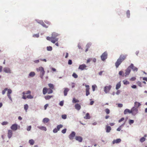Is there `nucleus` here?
I'll list each match as a JSON object with an SVG mask.
<instances>
[{
	"label": "nucleus",
	"mask_w": 147,
	"mask_h": 147,
	"mask_svg": "<svg viewBox=\"0 0 147 147\" xmlns=\"http://www.w3.org/2000/svg\"><path fill=\"white\" fill-rule=\"evenodd\" d=\"M131 112L132 115L133 116H135L137 113H138V108H136L135 107H133L131 109Z\"/></svg>",
	"instance_id": "obj_1"
},
{
	"label": "nucleus",
	"mask_w": 147,
	"mask_h": 147,
	"mask_svg": "<svg viewBox=\"0 0 147 147\" xmlns=\"http://www.w3.org/2000/svg\"><path fill=\"white\" fill-rule=\"evenodd\" d=\"M38 71H40V74L42 75V77L45 74V71H44V68L42 67H39L38 68L36 69Z\"/></svg>",
	"instance_id": "obj_2"
},
{
	"label": "nucleus",
	"mask_w": 147,
	"mask_h": 147,
	"mask_svg": "<svg viewBox=\"0 0 147 147\" xmlns=\"http://www.w3.org/2000/svg\"><path fill=\"white\" fill-rule=\"evenodd\" d=\"M46 38L47 40L51 41V42L53 43H54L55 42H57L58 40V39H56L54 40L53 39V38L51 36V37L48 36Z\"/></svg>",
	"instance_id": "obj_3"
},
{
	"label": "nucleus",
	"mask_w": 147,
	"mask_h": 147,
	"mask_svg": "<svg viewBox=\"0 0 147 147\" xmlns=\"http://www.w3.org/2000/svg\"><path fill=\"white\" fill-rule=\"evenodd\" d=\"M107 54L106 52L104 53L101 56V58L103 61H105L107 58Z\"/></svg>",
	"instance_id": "obj_4"
},
{
	"label": "nucleus",
	"mask_w": 147,
	"mask_h": 147,
	"mask_svg": "<svg viewBox=\"0 0 147 147\" xmlns=\"http://www.w3.org/2000/svg\"><path fill=\"white\" fill-rule=\"evenodd\" d=\"M76 135V133L74 131L71 132V133L69 135V138L70 140H72L74 138Z\"/></svg>",
	"instance_id": "obj_5"
},
{
	"label": "nucleus",
	"mask_w": 147,
	"mask_h": 147,
	"mask_svg": "<svg viewBox=\"0 0 147 147\" xmlns=\"http://www.w3.org/2000/svg\"><path fill=\"white\" fill-rule=\"evenodd\" d=\"M112 88V86L111 85H109L106 86L104 88V91L105 92L109 91Z\"/></svg>",
	"instance_id": "obj_6"
},
{
	"label": "nucleus",
	"mask_w": 147,
	"mask_h": 147,
	"mask_svg": "<svg viewBox=\"0 0 147 147\" xmlns=\"http://www.w3.org/2000/svg\"><path fill=\"white\" fill-rule=\"evenodd\" d=\"M18 124L15 123L13 124L11 126V129L13 131H16L18 129Z\"/></svg>",
	"instance_id": "obj_7"
},
{
	"label": "nucleus",
	"mask_w": 147,
	"mask_h": 147,
	"mask_svg": "<svg viewBox=\"0 0 147 147\" xmlns=\"http://www.w3.org/2000/svg\"><path fill=\"white\" fill-rule=\"evenodd\" d=\"M127 56V55H126L122 54L120 55L119 58L122 62L125 59Z\"/></svg>",
	"instance_id": "obj_8"
},
{
	"label": "nucleus",
	"mask_w": 147,
	"mask_h": 147,
	"mask_svg": "<svg viewBox=\"0 0 147 147\" xmlns=\"http://www.w3.org/2000/svg\"><path fill=\"white\" fill-rule=\"evenodd\" d=\"M130 69H131L134 71H137L138 69L136 67L134 66L133 64L131 63L130 65L129 66Z\"/></svg>",
	"instance_id": "obj_9"
},
{
	"label": "nucleus",
	"mask_w": 147,
	"mask_h": 147,
	"mask_svg": "<svg viewBox=\"0 0 147 147\" xmlns=\"http://www.w3.org/2000/svg\"><path fill=\"white\" fill-rule=\"evenodd\" d=\"M48 86L50 88L49 89L50 92H53V90H55L53 85L52 84H48Z\"/></svg>",
	"instance_id": "obj_10"
},
{
	"label": "nucleus",
	"mask_w": 147,
	"mask_h": 147,
	"mask_svg": "<svg viewBox=\"0 0 147 147\" xmlns=\"http://www.w3.org/2000/svg\"><path fill=\"white\" fill-rule=\"evenodd\" d=\"M87 66L85 64H82L80 65L78 68L79 69H80L82 70H83L84 69H86V68L87 67Z\"/></svg>",
	"instance_id": "obj_11"
},
{
	"label": "nucleus",
	"mask_w": 147,
	"mask_h": 147,
	"mask_svg": "<svg viewBox=\"0 0 147 147\" xmlns=\"http://www.w3.org/2000/svg\"><path fill=\"white\" fill-rule=\"evenodd\" d=\"M3 70L6 73H11L10 69L8 67H4L3 68Z\"/></svg>",
	"instance_id": "obj_12"
},
{
	"label": "nucleus",
	"mask_w": 147,
	"mask_h": 147,
	"mask_svg": "<svg viewBox=\"0 0 147 147\" xmlns=\"http://www.w3.org/2000/svg\"><path fill=\"white\" fill-rule=\"evenodd\" d=\"M122 61L119 58L117 60L115 63V65L117 68L118 67L119 65L121 64Z\"/></svg>",
	"instance_id": "obj_13"
},
{
	"label": "nucleus",
	"mask_w": 147,
	"mask_h": 147,
	"mask_svg": "<svg viewBox=\"0 0 147 147\" xmlns=\"http://www.w3.org/2000/svg\"><path fill=\"white\" fill-rule=\"evenodd\" d=\"M131 71V70L128 67L125 70V76L126 77L128 75Z\"/></svg>",
	"instance_id": "obj_14"
},
{
	"label": "nucleus",
	"mask_w": 147,
	"mask_h": 147,
	"mask_svg": "<svg viewBox=\"0 0 147 147\" xmlns=\"http://www.w3.org/2000/svg\"><path fill=\"white\" fill-rule=\"evenodd\" d=\"M75 139L76 140L80 142H82L83 140L82 138L80 136H76L75 137Z\"/></svg>",
	"instance_id": "obj_15"
},
{
	"label": "nucleus",
	"mask_w": 147,
	"mask_h": 147,
	"mask_svg": "<svg viewBox=\"0 0 147 147\" xmlns=\"http://www.w3.org/2000/svg\"><path fill=\"white\" fill-rule=\"evenodd\" d=\"M121 140L120 138L117 139L116 140H114L112 142V143L114 144L115 143H119L121 142Z\"/></svg>",
	"instance_id": "obj_16"
},
{
	"label": "nucleus",
	"mask_w": 147,
	"mask_h": 147,
	"mask_svg": "<svg viewBox=\"0 0 147 147\" xmlns=\"http://www.w3.org/2000/svg\"><path fill=\"white\" fill-rule=\"evenodd\" d=\"M74 107L75 109L78 111L80 110L81 108L80 105L78 103L76 104L75 105Z\"/></svg>",
	"instance_id": "obj_17"
},
{
	"label": "nucleus",
	"mask_w": 147,
	"mask_h": 147,
	"mask_svg": "<svg viewBox=\"0 0 147 147\" xmlns=\"http://www.w3.org/2000/svg\"><path fill=\"white\" fill-rule=\"evenodd\" d=\"M58 34L55 32H53L52 34L51 37L53 38V39L54 40L56 39H58V38H56V37L58 36Z\"/></svg>",
	"instance_id": "obj_18"
},
{
	"label": "nucleus",
	"mask_w": 147,
	"mask_h": 147,
	"mask_svg": "<svg viewBox=\"0 0 147 147\" xmlns=\"http://www.w3.org/2000/svg\"><path fill=\"white\" fill-rule=\"evenodd\" d=\"M111 127L110 126L106 125V131L107 133H109L111 130Z\"/></svg>",
	"instance_id": "obj_19"
},
{
	"label": "nucleus",
	"mask_w": 147,
	"mask_h": 147,
	"mask_svg": "<svg viewBox=\"0 0 147 147\" xmlns=\"http://www.w3.org/2000/svg\"><path fill=\"white\" fill-rule=\"evenodd\" d=\"M12 135V130H9L8 131V137L9 138H10Z\"/></svg>",
	"instance_id": "obj_20"
},
{
	"label": "nucleus",
	"mask_w": 147,
	"mask_h": 147,
	"mask_svg": "<svg viewBox=\"0 0 147 147\" xmlns=\"http://www.w3.org/2000/svg\"><path fill=\"white\" fill-rule=\"evenodd\" d=\"M127 113H131V110H130L127 109H125L124 112V114H126Z\"/></svg>",
	"instance_id": "obj_21"
},
{
	"label": "nucleus",
	"mask_w": 147,
	"mask_h": 147,
	"mask_svg": "<svg viewBox=\"0 0 147 147\" xmlns=\"http://www.w3.org/2000/svg\"><path fill=\"white\" fill-rule=\"evenodd\" d=\"M141 104L140 102H134V107H135L136 108H138L141 105Z\"/></svg>",
	"instance_id": "obj_22"
},
{
	"label": "nucleus",
	"mask_w": 147,
	"mask_h": 147,
	"mask_svg": "<svg viewBox=\"0 0 147 147\" xmlns=\"http://www.w3.org/2000/svg\"><path fill=\"white\" fill-rule=\"evenodd\" d=\"M38 127L40 129L42 130L46 131L47 130L46 127L44 126H38Z\"/></svg>",
	"instance_id": "obj_23"
},
{
	"label": "nucleus",
	"mask_w": 147,
	"mask_h": 147,
	"mask_svg": "<svg viewBox=\"0 0 147 147\" xmlns=\"http://www.w3.org/2000/svg\"><path fill=\"white\" fill-rule=\"evenodd\" d=\"M11 93L12 92H7V96L9 100H11V102H12L13 101L11 95Z\"/></svg>",
	"instance_id": "obj_24"
},
{
	"label": "nucleus",
	"mask_w": 147,
	"mask_h": 147,
	"mask_svg": "<svg viewBox=\"0 0 147 147\" xmlns=\"http://www.w3.org/2000/svg\"><path fill=\"white\" fill-rule=\"evenodd\" d=\"M79 100L78 99H76L75 98H73L72 102L73 103H75L77 102H79Z\"/></svg>",
	"instance_id": "obj_25"
},
{
	"label": "nucleus",
	"mask_w": 147,
	"mask_h": 147,
	"mask_svg": "<svg viewBox=\"0 0 147 147\" xmlns=\"http://www.w3.org/2000/svg\"><path fill=\"white\" fill-rule=\"evenodd\" d=\"M53 96H50V95H47L45 96V99L46 100H48L50 99L51 98L53 97Z\"/></svg>",
	"instance_id": "obj_26"
},
{
	"label": "nucleus",
	"mask_w": 147,
	"mask_h": 147,
	"mask_svg": "<svg viewBox=\"0 0 147 147\" xmlns=\"http://www.w3.org/2000/svg\"><path fill=\"white\" fill-rule=\"evenodd\" d=\"M30 93L31 92H26V93L25 92H23V95L22 96V98L24 99H26L27 98V96H26L25 95H24L26 94H27Z\"/></svg>",
	"instance_id": "obj_27"
},
{
	"label": "nucleus",
	"mask_w": 147,
	"mask_h": 147,
	"mask_svg": "<svg viewBox=\"0 0 147 147\" xmlns=\"http://www.w3.org/2000/svg\"><path fill=\"white\" fill-rule=\"evenodd\" d=\"M49 120V119L47 118H45L43 119L42 121L44 123H47Z\"/></svg>",
	"instance_id": "obj_28"
},
{
	"label": "nucleus",
	"mask_w": 147,
	"mask_h": 147,
	"mask_svg": "<svg viewBox=\"0 0 147 147\" xmlns=\"http://www.w3.org/2000/svg\"><path fill=\"white\" fill-rule=\"evenodd\" d=\"M121 86V83H120V82H119L117 84L116 86V89L117 90H118L120 88Z\"/></svg>",
	"instance_id": "obj_29"
},
{
	"label": "nucleus",
	"mask_w": 147,
	"mask_h": 147,
	"mask_svg": "<svg viewBox=\"0 0 147 147\" xmlns=\"http://www.w3.org/2000/svg\"><path fill=\"white\" fill-rule=\"evenodd\" d=\"M38 23H40L42 26L45 28H47L48 27V26H47L42 21L40 22H38Z\"/></svg>",
	"instance_id": "obj_30"
},
{
	"label": "nucleus",
	"mask_w": 147,
	"mask_h": 147,
	"mask_svg": "<svg viewBox=\"0 0 147 147\" xmlns=\"http://www.w3.org/2000/svg\"><path fill=\"white\" fill-rule=\"evenodd\" d=\"M29 143L31 145H33L34 144V142L33 140L31 139L29 140Z\"/></svg>",
	"instance_id": "obj_31"
},
{
	"label": "nucleus",
	"mask_w": 147,
	"mask_h": 147,
	"mask_svg": "<svg viewBox=\"0 0 147 147\" xmlns=\"http://www.w3.org/2000/svg\"><path fill=\"white\" fill-rule=\"evenodd\" d=\"M11 89H8L7 88H5L4 89V90H3L2 92H11Z\"/></svg>",
	"instance_id": "obj_32"
},
{
	"label": "nucleus",
	"mask_w": 147,
	"mask_h": 147,
	"mask_svg": "<svg viewBox=\"0 0 147 147\" xmlns=\"http://www.w3.org/2000/svg\"><path fill=\"white\" fill-rule=\"evenodd\" d=\"M84 118L86 119H90V117L89 113H87L86 114V116L84 117Z\"/></svg>",
	"instance_id": "obj_33"
},
{
	"label": "nucleus",
	"mask_w": 147,
	"mask_h": 147,
	"mask_svg": "<svg viewBox=\"0 0 147 147\" xmlns=\"http://www.w3.org/2000/svg\"><path fill=\"white\" fill-rule=\"evenodd\" d=\"M63 127V125L61 124H60L57 125L56 128L58 130H59L60 128H62Z\"/></svg>",
	"instance_id": "obj_34"
},
{
	"label": "nucleus",
	"mask_w": 147,
	"mask_h": 147,
	"mask_svg": "<svg viewBox=\"0 0 147 147\" xmlns=\"http://www.w3.org/2000/svg\"><path fill=\"white\" fill-rule=\"evenodd\" d=\"M92 91H94L95 90L96 88H97V86L95 84L92 85Z\"/></svg>",
	"instance_id": "obj_35"
},
{
	"label": "nucleus",
	"mask_w": 147,
	"mask_h": 147,
	"mask_svg": "<svg viewBox=\"0 0 147 147\" xmlns=\"http://www.w3.org/2000/svg\"><path fill=\"white\" fill-rule=\"evenodd\" d=\"M86 92H89L90 88L89 86L88 85L86 86Z\"/></svg>",
	"instance_id": "obj_36"
},
{
	"label": "nucleus",
	"mask_w": 147,
	"mask_h": 147,
	"mask_svg": "<svg viewBox=\"0 0 147 147\" xmlns=\"http://www.w3.org/2000/svg\"><path fill=\"white\" fill-rule=\"evenodd\" d=\"M35 75V73L34 72H31L29 74V76H30L33 77Z\"/></svg>",
	"instance_id": "obj_37"
},
{
	"label": "nucleus",
	"mask_w": 147,
	"mask_h": 147,
	"mask_svg": "<svg viewBox=\"0 0 147 147\" xmlns=\"http://www.w3.org/2000/svg\"><path fill=\"white\" fill-rule=\"evenodd\" d=\"M134 120L132 119H129V125H131L132 124L134 123Z\"/></svg>",
	"instance_id": "obj_38"
},
{
	"label": "nucleus",
	"mask_w": 147,
	"mask_h": 147,
	"mask_svg": "<svg viewBox=\"0 0 147 147\" xmlns=\"http://www.w3.org/2000/svg\"><path fill=\"white\" fill-rule=\"evenodd\" d=\"M146 139L144 137L141 138L140 139V141L141 142H143Z\"/></svg>",
	"instance_id": "obj_39"
},
{
	"label": "nucleus",
	"mask_w": 147,
	"mask_h": 147,
	"mask_svg": "<svg viewBox=\"0 0 147 147\" xmlns=\"http://www.w3.org/2000/svg\"><path fill=\"white\" fill-rule=\"evenodd\" d=\"M123 84L125 85L128 84H129V82L126 80H125L123 81Z\"/></svg>",
	"instance_id": "obj_40"
},
{
	"label": "nucleus",
	"mask_w": 147,
	"mask_h": 147,
	"mask_svg": "<svg viewBox=\"0 0 147 147\" xmlns=\"http://www.w3.org/2000/svg\"><path fill=\"white\" fill-rule=\"evenodd\" d=\"M48 91L50 92L49 89H47L46 88H44L43 89L42 92H47Z\"/></svg>",
	"instance_id": "obj_41"
},
{
	"label": "nucleus",
	"mask_w": 147,
	"mask_h": 147,
	"mask_svg": "<svg viewBox=\"0 0 147 147\" xmlns=\"http://www.w3.org/2000/svg\"><path fill=\"white\" fill-rule=\"evenodd\" d=\"M105 111L106 112L107 114H108L110 113V111L109 109H106L105 110Z\"/></svg>",
	"instance_id": "obj_42"
},
{
	"label": "nucleus",
	"mask_w": 147,
	"mask_h": 147,
	"mask_svg": "<svg viewBox=\"0 0 147 147\" xmlns=\"http://www.w3.org/2000/svg\"><path fill=\"white\" fill-rule=\"evenodd\" d=\"M28 106L27 104H26L24 105V109L26 111L28 109Z\"/></svg>",
	"instance_id": "obj_43"
},
{
	"label": "nucleus",
	"mask_w": 147,
	"mask_h": 147,
	"mask_svg": "<svg viewBox=\"0 0 147 147\" xmlns=\"http://www.w3.org/2000/svg\"><path fill=\"white\" fill-rule=\"evenodd\" d=\"M47 50L48 51H51L52 50V48L51 46L47 47Z\"/></svg>",
	"instance_id": "obj_44"
},
{
	"label": "nucleus",
	"mask_w": 147,
	"mask_h": 147,
	"mask_svg": "<svg viewBox=\"0 0 147 147\" xmlns=\"http://www.w3.org/2000/svg\"><path fill=\"white\" fill-rule=\"evenodd\" d=\"M119 75L122 76H124L123 71H119Z\"/></svg>",
	"instance_id": "obj_45"
},
{
	"label": "nucleus",
	"mask_w": 147,
	"mask_h": 147,
	"mask_svg": "<svg viewBox=\"0 0 147 147\" xmlns=\"http://www.w3.org/2000/svg\"><path fill=\"white\" fill-rule=\"evenodd\" d=\"M126 14L127 15V16L128 18H129L130 15V11L129 10H128L126 12Z\"/></svg>",
	"instance_id": "obj_46"
},
{
	"label": "nucleus",
	"mask_w": 147,
	"mask_h": 147,
	"mask_svg": "<svg viewBox=\"0 0 147 147\" xmlns=\"http://www.w3.org/2000/svg\"><path fill=\"white\" fill-rule=\"evenodd\" d=\"M63 104H64V101L63 100H62V101H61L59 103V105L61 106H63Z\"/></svg>",
	"instance_id": "obj_47"
},
{
	"label": "nucleus",
	"mask_w": 147,
	"mask_h": 147,
	"mask_svg": "<svg viewBox=\"0 0 147 147\" xmlns=\"http://www.w3.org/2000/svg\"><path fill=\"white\" fill-rule=\"evenodd\" d=\"M27 98L29 99H32L33 98V96L30 94H29L27 96Z\"/></svg>",
	"instance_id": "obj_48"
},
{
	"label": "nucleus",
	"mask_w": 147,
	"mask_h": 147,
	"mask_svg": "<svg viewBox=\"0 0 147 147\" xmlns=\"http://www.w3.org/2000/svg\"><path fill=\"white\" fill-rule=\"evenodd\" d=\"M61 117L63 119H65L67 118V115L65 114L63 115H62Z\"/></svg>",
	"instance_id": "obj_49"
},
{
	"label": "nucleus",
	"mask_w": 147,
	"mask_h": 147,
	"mask_svg": "<svg viewBox=\"0 0 147 147\" xmlns=\"http://www.w3.org/2000/svg\"><path fill=\"white\" fill-rule=\"evenodd\" d=\"M72 76L75 78H77L78 77V75L75 73H74L72 75Z\"/></svg>",
	"instance_id": "obj_50"
},
{
	"label": "nucleus",
	"mask_w": 147,
	"mask_h": 147,
	"mask_svg": "<svg viewBox=\"0 0 147 147\" xmlns=\"http://www.w3.org/2000/svg\"><path fill=\"white\" fill-rule=\"evenodd\" d=\"M58 131V130L57 129L55 128L53 130V133H57Z\"/></svg>",
	"instance_id": "obj_51"
},
{
	"label": "nucleus",
	"mask_w": 147,
	"mask_h": 147,
	"mask_svg": "<svg viewBox=\"0 0 147 147\" xmlns=\"http://www.w3.org/2000/svg\"><path fill=\"white\" fill-rule=\"evenodd\" d=\"M32 127L31 125L28 126L27 128V130L28 131H30V130Z\"/></svg>",
	"instance_id": "obj_52"
},
{
	"label": "nucleus",
	"mask_w": 147,
	"mask_h": 147,
	"mask_svg": "<svg viewBox=\"0 0 147 147\" xmlns=\"http://www.w3.org/2000/svg\"><path fill=\"white\" fill-rule=\"evenodd\" d=\"M66 130H67V129H66V128H65L63 129L62 131H61V132L63 134H64L65 133H66Z\"/></svg>",
	"instance_id": "obj_53"
},
{
	"label": "nucleus",
	"mask_w": 147,
	"mask_h": 147,
	"mask_svg": "<svg viewBox=\"0 0 147 147\" xmlns=\"http://www.w3.org/2000/svg\"><path fill=\"white\" fill-rule=\"evenodd\" d=\"M120 93V92H112L111 94L113 96H114L115 94L118 95Z\"/></svg>",
	"instance_id": "obj_54"
},
{
	"label": "nucleus",
	"mask_w": 147,
	"mask_h": 147,
	"mask_svg": "<svg viewBox=\"0 0 147 147\" xmlns=\"http://www.w3.org/2000/svg\"><path fill=\"white\" fill-rule=\"evenodd\" d=\"M34 37L38 38L39 36V35L38 34H34L33 36Z\"/></svg>",
	"instance_id": "obj_55"
},
{
	"label": "nucleus",
	"mask_w": 147,
	"mask_h": 147,
	"mask_svg": "<svg viewBox=\"0 0 147 147\" xmlns=\"http://www.w3.org/2000/svg\"><path fill=\"white\" fill-rule=\"evenodd\" d=\"M124 120V117L121 118L120 119H119L118 121L119 123L123 121Z\"/></svg>",
	"instance_id": "obj_56"
},
{
	"label": "nucleus",
	"mask_w": 147,
	"mask_h": 147,
	"mask_svg": "<svg viewBox=\"0 0 147 147\" xmlns=\"http://www.w3.org/2000/svg\"><path fill=\"white\" fill-rule=\"evenodd\" d=\"M123 106V104L121 103H119L118 104V107H122Z\"/></svg>",
	"instance_id": "obj_57"
},
{
	"label": "nucleus",
	"mask_w": 147,
	"mask_h": 147,
	"mask_svg": "<svg viewBox=\"0 0 147 147\" xmlns=\"http://www.w3.org/2000/svg\"><path fill=\"white\" fill-rule=\"evenodd\" d=\"M8 122L6 121H4L2 123V124L3 125H6L7 124Z\"/></svg>",
	"instance_id": "obj_58"
},
{
	"label": "nucleus",
	"mask_w": 147,
	"mask_h": 147,
	"mask_svg": "<svg viewBox=\"0 0 147 147\" xmlns=\"http://www.w3.org/2000/svg\"><path fill=\"white\" fill-rule=\"evenodd\" d=\"M137 84L140 87L142 86V83L141 82H140V81H138L137 82Z\"/></svg>",
	"instance_id": "obj_59"
},
{
	"label": "nucleus",
	"mask_w": 147,
	"mask_h": 147,
	"mask_svg": "<svg viewBox=\"0 0 147 147\" xmlns=\"http://www.w3.org/2000/svg\"><path fill=\"white\" fill-rule=\"evenodd\" d=\"M136 79V78H135V77H133L131 78L130 79V80L131 81H134Z\"/></svg>",
	"instance_id": "obj_60"
},
{
	"label": "nucleus",
	"mask_w": 147,
	"mask_h": 147,
	"mask_svg": "<svg viewBox=\"0 0 147 147\" xmlns=\"http://www.w3.org/2000/svg\"><path fill=\"white\" fill-rule=\"evenodd\" d=\"M68 63L69 65H71L72 63V61L71 60H69L68 61Z\"/></svg>",
	"instance_id": "obj_61"
},
{
	"label": "nucleus",
	"mask_w": 147,
	"mask_h": 147,
	"mask_svg": "<svg viewBox=\"0 0 147 147\" xmlns=\"http://www.w3.org/2000/svg\"><path fill=\"white\" fill-rule=\"evenodd\" d=\"M48 104H47L45 105L44 106V109L45 110L46 109L47 107L48 106Z\"/></svg>",
	"instance_id": "obj_62"
},
{
	"label": "nucleus",
	"mask_w": 147,
	"mask_h": 147,
	"mask_svg": "<svg viewBox=\"0 0 147 147\" xmlns=\"http://www.w3.org/2000/svg\"><path fill=\"white\" fill-rule=\"evenodd\" d=\"M34 62L35 63H37L39 62V60H36L34 61Z\"/></svg>",
	"instance_id": "obj_63"
},
{
	"label": "nucleus",
	"mask_w": 147,
	"mask_h": 147,
	"mask_svg": "<svg viewBox=\"0 0 147 147\" xmlns=\"http://www.w3.org/2000/svg\"><path fill=\"white\" fill-rule=\"evenodd\" d=\"M94 102V101H93V100L91 101L90 102L89 104L90 105H93Z\"/></svg>",
	"instance_id": "obj_64"
}]
</instances>
